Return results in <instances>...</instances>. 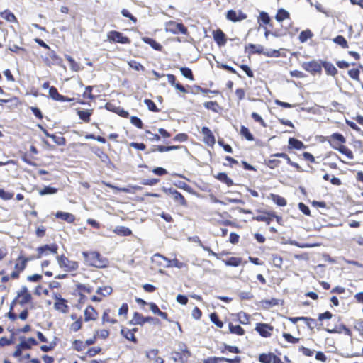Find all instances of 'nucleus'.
<instances>
[{
	"instance_id": "25",
	"label": "nucleus",
	"mask_w": 363,
	"mask_h": 363,
	"mask_svg": "<svg viewBox=\"0 0 363 363\" xmlns=\"http://www.w3.org/2000/svg\"><path fill=\"white\" fill-rule=\"evenodd\" d=\"M216 178L222 182L225 183L228 186H231L233 185V182L231 179H230L228 175L224 172L219 173Z\"/></svg>"
},
{
	"instance_id": "23",
	"label": "nucleus",
	"mask_w": 363,
	"mask_h": 363,
	"mask_svg": "<svg viewBox=\"0 0 363 363\" xmlns=\"http://www.w3.org/2000/svg\"><path fill=\"white\" fill-rule=\"evenodd\" d=\"M323 66L328 74L335 76L337 72L336 67L330 62H324Z\"/></svg>"
},
{
	"instance_id": "47",
	"label": "nucleus",
	"mask_w": 363,
	"mask_h": 363,
	"mask_svg": "<svg viewBox=\"0 0 363 363\" xmlns=\"http://www.w3.org/2000/svg\"><path fill=\"white\" fill-rule=\"evenodd\" d=\"M121 333L124 335V337L126 339H128L130 341H133L134 342H137V340L134 335L133 331H130V330H121Z\"/></svg>"
},
{
	"instance_id": "1",
	"label": "nucleus",
	"mask_w": 363,
	"mask_h": 363,
	"mask_svg": "<svg viewBox=\"0 0 363 363\" xmlns=\"http://www.w3.org/2000/svg\"><path fill=\"white\" fill-rule=\"evenodd\" d=\"M83 256L86 259V262L90 266L102 268L107 264V260L103 259L101 255L97 252H83Z\"/></svg>"
},
{
	"instance_id": "19",
	"label": "nucleus",
	"mask_w": 363,
	"mask_h": 363,
	"mask_svg": "<svg viewBox=\"0 0 363 363\" xmlns=\"http://www.w3.org/2000/svg\"><path fill=\"white\" fill-rule=\"evenodd\" d=\"M96 318H97L96 311L91 306H89L84 311L85 321L96 320Z\"/></svg>"
},
{
	"instance_id": "33",
	"label": "nucleus",
	"mask_w": 363,
	"mask_h": 363,
	"mask_svg": "<svg viewBox=\"0 0 363 363\" xmlns=\"http://www.w3.org/2000/svg\"><path fill=\"white\" fill-rule=\"evenodd\" d=\"M66 59L70 64V68L74 72H79L81 69L80 65L69 55H65Z\"/></svg>"
},
{
	"instance_id": "54",
	"label": "nucleus",
	"mask_w": 363,
	"mask_h": 363,
	"mask_svg": "<svg viewBox=\"0 0 363 363\" xmlns=\"http://www.w3.org/2000/svg\"><path fill=\"white\" fill-rule=\"evenodd\" d=\"M283 337L285 338V340L291 343H297L299 341L298 338L294 337L289 333H284Z\"/></svg>"
},
{
	"instance_id": "31",
	"label": "nucleus",
	"mask_w": 363,
	"mask_h": 363,
	"mask_svg": "<svg viewBox=\"0 0 363 363\" xmlns=\"http://www.w3.org/2000/svg\"><path fill=\"white\" fill-rule=\"evenodd\" d=\"M289 145L291 147L297 149V150H300L304 147V145L301 141H300L296 138H289Z\"/></svg>"
},
{
	"instance_id": "9",
	"label": "nucleus",
	"mask_w": 363,
	"mask_h": 363,
	"mask_svg": "<svg viewBox=\"0 0 363 363\" xmlns=\"http://www.w3.org/2000/svg\"><path fill=\"white\" fill-rule=\"evenodd\" d=\"M108 38L111 41L120 43L123 44L129 43L130 40L118 31H111L108 34Z\"/></svg>"
},
{
	"instance_id": "48",
	"label": "nucleus",
	"mask_w": 363,
	"mask_h": 363,
	"mask_svg": "<svg viewBox=\"0 0 363 363\" xmlns=\"http://www.w3.org/2000/svg\"><path fill=\"white\" fill-rule=\"evenodd\" d=\"M211 320L218 328H221L223 326V323L219 320L218 316L216 313H213L210 315Z\"/></svg>"
},
{
	"instance_id": "40",
	"label": "nucleus",
	"mask_w": 363,
	"mask_h": 363,
	"mask_svg": "<svg viewBox=\"0 0 363 363\" xmlns=\"http://www.w3.org/2000/svg\"><path fill=\"white\" fill-rule=\"evenodd\" d=\"M27 261V259L19 258L15 264L16 270L22 272L26 268Z\"/></svg>"
},
{
	"instance_id": "62",
	"label": "nucleus",
	"mask_w": 363,
	"mask_h": 363,
	"mask_svg": "<svg viewBox=\"0 0 363 363\" xmlns=\"http://www.w3.org/2000/svg\"><path fill=\"white\" fill-rule=\"evenodd\" d=\"M298 208H299V210H300L302 213H303L305 215L310 216V213H311L310 209H309V208H308L307 206H306L304 203H298Z\"/></svg>"
},
{
	"instance_id": "45",
	"label": "nucleus",
	"mask_w": 363,
	"mask_h": 363,
	"mask_svg": "<svg viewBox=\"0 0 363 363\" xmlns=\"http://www.w3.org/2000/svg\"><path fill=\"white\" fill-rule=\"evenodd\" d=\"M115 232L119 235H122L124 236H128L132 234V231L130 229L123 226L116 228Z\"/></svg>"
},
{
	"instance_id": "2",
	"label": "nucleus",
	"mask_w": 363,
	"mask_h": 363,
	"mask_svg": "<svg viewBox=\"0 0 363 363\" xmlns=\"http://www.w3.org/2000/svg\"><path fill=\"white\" fill-rule=\"evenodd\" d=\"M165 30L172 34H178L179 33L184 35L188 34L187 28L182 23L173 21H168L165 23Z\"/></svg>"
},
{
	"instance_id": "58",
	"label": "nucleus",
	"mask_w": 363,
	"mask_h": 363,
	"mask_svg": "<svg viewBox=\"0 0 363 363\" xmlns=\"http://www.w3.org/2000/svg\"><path fill=\"white\" fill-rule=\"evenodd\" d=\"M159 179H143L141 182V184L143 185H148V186H153L159 182Z\"/></svg>"
},
{
	"instance_id": "36",
	"label": "nucleus",
	"mask_w": 363,
	"mask_h": 363,
	"mask_svg": "<svg viewBox=\"0 0 363 363\" xmlns=\"http://www.w3.org/2000/svg\"><path fill=\"white\" fill-rule=\"evenodd\" d=\"M144 42L149 44L152 48H154L156 50H161L162 45L156 42L155 40L149 38H143Z\"/></svg>"
},
{
	"instance_id": "42",
	"label": "nucleus",
	"mask_w": 363,
	"mask_h": 363,
	"mask_svg": "<svg viewBox=\"0 0 363 363\" xmlns=\"http://www.w3.org/2000/svg\"><path fill=\"white\" fill-rule=\"evenodd\" d=\"M57 191V189L51 186H45L43 189L40 190L39 194L41 196L47 194H54Z\"/></svg>"
},
{
	"instance_id": "34",
	"label": "nucleus",
	"mask_w": 363,
	"mask_h": 363,
	"mask_svg": "<svg viewBox=\"0 0 363 363\" xmlns=\"http://www.w3.org/2000/svg\"><path fill=\"white\" fill-rule=\"evenodd\" d=\"M0 16L9 22H16V18L13 13L6 10L0 13Z\"/></svg>"
},
{
	"instance_id": "61",
	"label": "nucleus",
	"mask_w": 363,
	"mask_h": 363,
	"mask_svg": "<svg viewBox=\"0 0 363 363\" xmlns=\"http://www.w3.org/2000/svg\"><path fill=\"white\" fill-rule=\"evenodd\" d=\"M252 118L257 121V122H259L261 123V125L263 126V127H266V123L264 121V120L262 119V118L257 113H252Z\"/></svg>"
},
{
	"instance_id": "4",
	"label": "nucleus",
	"mask_w": 363,
	"mask_h": 363,
	"mask_svg": "<svg viewBox=\"0 0 363 363\" xmlns=\"http://www.w3.org/2000/svg\"><path fill=\"white\" fill-rule=\"evenodd\" d=\"M302 67L311 74L319 73L321 72L322 67L316 61L306 62L302 64Z\"/></svg>"
},
{
	"instance_id": "22",
	"label": "nucleus",
	"mask_w": 363,
	"mask_h": 363,
	"mask_svg": "<svg viewBox=\"0 0 363 363\" xmlns=\"http://www.w3.org/2000/svg\"><path fill=\"white\" fill-rule=\"evenodd\" d=\"M250 48L251 50L250 51V54H263L264 55V48L261 45L258 44H252L250 43L247 46H246L245 49Z\"/></svg>"
},
{
	"instance_id": "32",
	"label": "nucleus",
	"mask_w": 363,
	"mask_h": 363,
	"mask_svg": "<svg viewBox=\"0 0 363 363\" xmlns=\"http://www.w3.org/2000/svg\"><path fill=\"white\" fill-rule=\"evenodd\" d=\"M229 330L231 333L238 335H242L245 333L244 329L238 325H233L232 323H229Z\"/></svg>"
},
{
	"instance_id": "41",
	"label": "nucleus",
	"mask_w": 363,
	"mask_h": 363,
	"mask_svg": "<svg viewBox=\"0 0 363 363\" xmlns=\"http://www.w3.org/2000/svg\"><path fill=\"white\" fill-rule=\"evenodd\" d=\"M240 134L243 135L247 140L252 141L254 140L253 135L250 133L248 128L244 125L241 126Z\"/></svg>"
},
{
	"instance_id": "6",
	"label": "nucleus",
	"mask_w": 363,
	"mask_h": 363,
	"mask_svg": "<svg viewBox=\"0 0 363 363\" xmlns=\"http://www.w3.org/2000/svg\"><path fill=\"white\" fill-rule=\"evenodd\" d=\"M226 18L230 21L237 22L245 19L247 15L241 11L229 10L226 13Z\"/></svg>"
},
{
	"instance_id": "27",
	"label": "nucleus",
	"mask_w": 363,
	"mask_h": 363,
	"mask_svg": "<svg viewBox=\"0 0 363 363\" xmlns=\"http://www.w3.org/2000/svg\"><path fill=\"white\" fill-rule=\"evenodd\" d=\"M333 148L339 150L342 154H344L347 156L348 159L353 158V154L350 150H349L347 147L344 145H340L339 147L333 146Z\"/></svg>"
},
{
	"instance_id": "43",
	"label": "nucleus",
	"mask_w": 363,
	"mask_h": 363,
	"mask_svg": "<svg viewBox=\"0 0 363 363\" xmlns=\"http://www.w3.org/2000/svg\"><path fill=\"white\" fill-rule=\"evenodd\" d=\"M333 41L337 43V45H340L343 48H348V44L345 38L342 35H337L336 38L333 39Z\"/></svg>"
},
{
	"instance_id": "21",
	"label": "nucleus",
	"mask_w": 363,
	"mask_h": 363,
	"mask_svg": "<svg viewBox=\"0 0 363 363\" xmlns=\"http://www.w3.org/2000/svg\"><path fill=\"white\" fill-rule=\"evenodd\" d=\"M157 350H151L150 351L147 352L146 356L148 359L153 360V363H164L162 358L157 357Z\"/></svg>"
},
{
	"instance_id": "7",
	"label": "nucleus",
	"mask_w": 363,
	"mask_h": 363,
	"mask_svg": "<svg viewBox=\"0 0 363 363\" xmlns=\"http://www.w3.org/2000/svg\"><path fill=\"white\" fill-rule=\"evenodd\" d=\"M55 298L57 301L54 304L55 309L63 313H67L69 306L66 303L67 301L58 294H55Z\"/></svg>"
},
{
	"instance_id": "53",
	"label": "nucleus",
	"mask_w": 363,
	"mask_h": 363,
	"mask_svg": "<svg viewBox=\"0 0 363 363\" xmlns=\"http://www.w3.org/2000/svg\"><path fill=\"white\" fill-rule=\"evenodd\" d=\"M130 122L132 124L135 125L138 128H143V122L142 121L138 118L137 116H132L130 118Z\"/></svg>"
},
{
	"instance_id": "11",
	"label": "nucleus",
	"mask_w": 363,
	"mask_h": 363,
	"mask_svg": "<svg viewBox=\"0 0 363 363\" xmlns=\"http://www.w3.org/2000/svg\"><path fill=\"white\" fill-rule=\"evenodd\" d=\"M155 319L152 317H143L138 313H135L130 323L133 325H143L145 323H154Z\"/></svg>"
},
{
	"instance_id": "26",
	"label": "nucleus",
	"mask_w": 363,
	"mask_h": 363,
	"mask_svg": "<svg viewBox=\"0 0 363 363\" xmlns=\"http://www.w3.org/2000/svg\"><path fill=\"white\" fill-rule=\"evenodd\" d=\"M92 113V111L91 110H86V111H82L79 110L77 112V114L80 119L83 120L84 122H89L90 121V116Z\"/></svg>"
},
{
	"instance_id": "37",
	"label": "nucleus",
	"mask_w": 363,
	"mask_h": 363,
	"mask_svg": "<svg viewBox=\"0 0 363 363\" xmlns=\"http://www.w3.org/2000/svg\"><path fill=\"white\" fill-rule=\"evenodd\" d=\"M272 356L273 353L272 352H269L268 354L262 353L259 354V360L262 363H271L272 361Z\"/></svg>"
},
{
	"instance_id": "13",
	"label": "nucleus",
	"mask_w": 363,
	"mask_h": 363,
	"mask_svg": "<svg viewBox=\"0 0 363 363\" xmlns=\"http://www.w3.org/2000/svg\"><path fill=\"white\" fill-rule=\"evenodd\" d=\"M201 133L204 136L203 141L208 145H213L216 143V139L213 135L211 130L207 127H203L201 129Z\"/></svg>"
},
{
	"instance_id": "50",
	"label": "nucleus",
	"mask_w": 363,
	"mask_h": 363,
	"mask_svg": "<svg viewBox=\"0 0 363 363\" xmlns=\"http://www.w3.org/2000/svg\"><path fill=\"white\" fill-rule=\"evenodd\" d=\"M144 103L146 104V106H147L149 110L154 111V112L159 111V109L157 108L155 104L152 100L145 99Z\"/></svg>"
},
{
	"instance_id": "39",
	"label": "nucleus",
	"mask_w": 363,
	"mask_h": 363,
	"mask_svg": "<svg viewBox=\"0 0 363 363\" xmlns=\"http://www.w3.org/2000/svg\"><path fill=\"white\" fill-rule=\"evenodd\" d=\"M112 292V288L108 286H104L102 287H99L96 290V293L102 295L103 296H108L111 294Z\"/></svg>"
},
{
	"instance_id": "52",
	"label": "nucleus",
	"mask_w": 363,
	"mask_h": 363,
	"mask_svg": "<svg viewBox=\"0 0 363 363\" xmlns=\"http://www.w3.org/2000/svg\"><path fill=\"white\" fill-rule=\"evenodd\" d=\"M13 193H10V192L4 191L2 189H0V198L1 199L7 201V200L11 199L13 198Z\"/></svg>"
},
{
	"instance_id": "38",
	"label": "nucleus",
	"mask_w": 363,
	"mask_h": 363,
	"mask_svg": "<svg viewBox=\"0 0 363 363\" xmlns=\"http://www.w3.org/2000/svg\"><path fill=\"white\" fill-rule=\"evenodd\" d=\"M325 330L329 333H341L342 331H344L347 335H350V330L345 325H341L340 328H333V329H329L327 328Z\"/></svg>"
},
{
	"instance_id": "35",
	"label": "nucleus",
	"mask_w": 363,
	"mask_h": 363,
	"mask_svg": "<svg viewBox=\"0 0 363 363\" xmlns=\"http://www.w3.org/2000/svg\"><path fill=\"white\" fill-rule=\"evenodd\" d=\"M273 201L279 206H285L286 205V201L284 198L275 194L271 195Z\"/></svg>"
},
{
	"instance_id": "29",
	"label": "nucleus",
	"mask_w": 363,
	"mask_h": 363,
	"mask_svg": "<svg viewBox=\"0 0 363 363\" xmlns=\"http://www.w3.org/2000/svg\"><path fill=\"white\" fill-rule=\"evenodd\" d=\"M313 36V33L310 30L307 29L301 32L298 39L300 42L305 43L308 40V39L311 38Z\"/></svg>"
},
{
	"instance_id": "10",
	"label": "nucleus",
	"mask_w": 363,
	"mask_h": 363,
	"mask_svg": "<svg viewBox=\"0 0 363 363\" xmlns=\"http://www.w3.org/2000/svg\"><path fill=\"white\" fill-rule=\"evenodd\" d=\"M255 330L261 336L268 337L271 336L273 327L266 323H257L256 325Z\"/></svg>"
},
{
	"instance_id": "57",
	"label": "nucleus",
	"mask_w": 363,
	"mask_h": 363,
	"mask_svg": "<svg viewBox=\"0 0 363 363\" xmlns=\"http://www.w3.org/2000/svg\"><path fill=\"white\" fill-rule=\"evenodd\" d=\"M348 74L351 78H352L355 80L359 79V70L357 69H352L349 70Z\"/></svg>"
},
{
	"instance_id": "16",
	"label": "nucleus",
	"mask_w": 363,
	"mask_h": 363,
	"mask_svg": "<svg viewBox=\"0 0 363 363\" xmlns=\"http://www.w3.org/2000/svg\"><path fill=\"white\" fill-rule=\"evenodd\" d=\"M213 38L219 46L224 45L226 43L225 35L220 29L213 32Z\"/></svg>"
},
{
	"instance_id": "3",
	"label": "nucleus",
	"mask_w": 363,
	"mask_h": 363,
	"mask_svg": "<svg viewBox=\"0 0 363 363\" xmlns=\"http://www.w3.org/2000/svg\"><path fill=\"white\" fill-rule=\"evenodd\" d=\"M16 298H19L18 303L23 306L31 301L32 296L28 291V288L23 286L21 287V290L17 292Z\"/></svg>"
},
{
	"instance_id": "64",
	"label": "nucleus",
	"mask_w": 363,
	"mask_h": 363,
	"mask_svg": "<svg viewBox=\"0 0 363 363\" xmlns=\"http://www.w3.org/2000/svg\"><path fill=\"white\" fill-rule=\"evenodd\" d=\"M221 357H211L203 360V363H220Z\"/></svg>"
},
{
	"instance_id": "44",
	"label": "nucleus",
	"mask_w": 363,
	"mask_h": 363,
	"mask_svg": "<svg viewBox=\"0 0 363 363\" xmlns=\"http://www.w3.org/2000/svg\"><path fill=\"white\" fill-rule=\"evenodd\" d=\"M225 263L228 266L238 267L241 263V259L239 257H230Z\"/></svg>"
},
{
	"instance_id": "8",
	"label": "nucleus",
	"mask_w": 363,
	"mask_h": 363,
	"mask_svg": "<svg viewBox=\"0 0 363 363\" xmlns=\"http://www.w3.org/2000/svg\"><path fill=\"white\" fill-rule=\"evenodd\" d=\"M155 257L164 259L166 262L165 267L168 268L174 267L178 269H182L186 267L184 263L179 262L177 259H169L160 254H155Z\"/></svg>"
},
{
	"instance_id": "15",
	"label": "nucleus",
	"mask_w": 363,
	"mask_h": 363,
	"mask_svg": "<svg viewBox=\"0 0 363 363\" xmlns=\"http://www.w3.org/2000/svg\"><path fill=\"white\" fill-rule=\"evenodd\" d=\"M57 262L60 267H65L68 269H74L77 267L75 262H70L65 256L57 257Z\"/></svg>"
},
{
	"instance_id": "56",
	"label": "nucleus",
	"mask_w": 363,
	"mask_h": 363,
	"mask_svg": "<svg viewBox=\"0 0 363 363\" xmlns=\"http://www.w3.org/2000/svg\"><path fill=\"white\" fill-rule=\"evenodd\" d=\"M239 297L242 300H249L252 298L253 295L250 291H241L239 293Z\"/></svg>"
},
{
	"instance_id": "14",
	"label": "nucleus",
	"mask_w": 363,
	"mask_h": 363,
	"mask_svg": "<svg viewBox=\"0 0 363 363\" xmlns=\"http://www.w3.org/2000/svg\"><path fill=\"white\" fill-rule=\"evenodd\" d=\"M49 95L52 99L55 101H72L73 100L72 99L60 94L57 89L54 86L49 88Z\"/></svg>"
},
{
	"instance_id": "5",
	"label": "nucleus",
	"mask_w": 363,
	"mask_h": 363,
	"mask_svg": "<svg viewBox=\"0 0 363 363\" xmlns=\"http://www.w3.org/2000/svg\"><path fill=\"white\" fill-rule=\"evenodd\" d=\"M164 191L171 195L174 201L179 203L182 206H186V201L182 194L174 189H164Z\"/></svg>"
},
{
	"instance_id": "17",
	"label": "nucleus",
	"mask_w": 363,
	"mask_h": 363,
	"mask_svg": "<svg viewBox=\"0 0 363 363\" xmlns=\"http://www.w3.org/2000/svg\"><path fill=\"white\" fill-rule=\"evenodd\" d=\"M44 134L53 140V141L58 145H64L65 144V139L62 136H57L53 134H50L45 129H44L41 125H39Z\"/></svg>"
},
{
	"instance_id": "20",
	"label": "nucleus",
	"mask_w": 363,
	"mask_h": 363,
	"mask_svg": "<svg viewBox=\"0 0 363 363\" xmlns=\"http://www.w3.org/2000/svg\"><path fill=\"white\" fill-rule=\"evenodd\" d=\"M38 342L33 337H29L27 340H25L24 337H21V347L24 350H29L31 348L33 345H36Z\"/></svg>"
},
{
	"instance_id": "55",
	"label": "nucleus",
	"mask_w": 363,
	"mask_h": 363,
	"mask_svg": "<svg viewBox=\"0 0 363 363\" xmlns=\"http://www.w3.org/2000/svg\"><path fill=\"white\" fill-rule=\"evenodd\" d=\"M204 106L208 109H211L214 112H217L216 108L218 106V105L216 101H208L204 104Z\"/></svg>"
},
{
	"instance_id": "49",
	"label": "nucleus",
	"mask_w": 363,
	"mask_h": 363,
	"mask_svg": "<svg viewBox=\"0 0 363 363\" xmlns=\"http://www.w3.org/2000/svg\"><path fill=\"white\" fill-rule=\"evenodd\" d=\"M282 262H283V260L280 256L277 255H272V264L274 267H276L277 268H281V265H282Z\"/></svg>"
},
{
	"instance_id": "12",
	"label": "nucleus",
	"mask_w": 363,
	"mask_h": 363,
	"mask_svg": "<svg viewBox=\"0 0 363 363\" xmlns=\"http://www.w3.org/2000/svg\"><path fill=\"white\" fill-rule=\"evenodd\" d=\"M57 246L55 244L52 245H45L42 247H39L37 249L38 252V258H40L43 255H48V252H51L52 254H56L57 250Z\"/></svg>"
},
{
	"instance_id": "60",
	"label": "nucleus",
	"mask_w": 363,
	"mask_h": 363,
	"mask_svg": "<svg viewBox=\"0 0 363 363\" xmlns=\"http://www.w3.org/2000/svg\"><path fill=\"white\" fill-rule=\"evenodd\" d=\"M354 328L360 335H363V320H357L354 325Z\"/></svg>"
},
{
	"instance_id": "46",
	"label": "nucleus",
	"mask_w": 363,
	"mask_h": 363,
	"mask_svg": "<svg viewBox=\"0 0 363 363\" xmlns=\"http://www.w3.org/2000/svg\"><path fill=\"white\" fill-rule=\"evenodd\" d=\"M180 72L184 77H186L190 80H194V76H193L192 72L189 68L181 67Z\"/></svg>"
},
{
	"instance_id": "18",
	"label": "nucleus",
	"mask_w": 363,
	"mask_h": 363,
	"mask_svg": "<svg viewBox=\"0 0 363 363\" xmlns=\"http://www.w3.org/2000/svg\"><path fill=\"white\" fill-rule=\"evenodd\" d=\"M55 217L62 220H65L69 223H73L75 220L74 215L67 212L58 211L56 213Z\"/></svg>"
},
{
	"instance_id": "28",
	"label": "nucleus",
	"mask_w": 363,
	"mask_h": 363,
	"mask_svg": "<svg viewBox=\"0 0 363 363\" xmlns=\"http://www.w3.org/2000/svg\"><path fill=\"white\" fill-rule=\"evenodd\" d=\"M289 17V13L284 10V9H280L278 10V12L275 16V18L277 21L281 22L286 18Z\"/></svg>"
},
{
	"instance_id": "63",
	"label": "nucleus",
	"mask_w": 363,
	"mask_h": 363,
	"mask_svg": "<svg viewBox=\"0 0 363 363\" xmlns=\"http://www.w3.org/2000/svg\"><path fill=\"white\" fill-rule=\"evenodd\" d=\"M264 55L267 57H279L280 55V52L277 50H269L264 52Z\"/></svg>"
},
{
	"instance_id": "59",
	"label": "nucleus",
	"mask_w": 363,
	"mask_h": 363,
	"mask_svg": "<svg viewBox=\"0 0 363 363\" xmlns=\"http://www.w3.org/2000/svg\"><path fill=\"white\" fill-rule=\"evenodd\" d=\"M259 19L264 24H268L270 21V18L266 12L262 11L259 14Z\"/></svg>"
},
{
	"instance_id": "30",
	"label": "nucleus",
	"mask_w": 363,
	"mask_h": 363,
	"mask_svg": "<svg viewBox=\"0 0 363 363\" xmlns=\"http://www.w3.org/2000/svg\"><path fill=\"white\" fill-rule=\"evenodd\" d=\"M253 219L257 221L265 222L267 225H269L272 220V217L270 213H264L262 215L254 217Z\"/></svg>"
},
{
	"instance_id": "51",
	"label": "nucleus",
	"mask_w": 363,
	"mask_h": 363,
	"mask_svg": "<svg viewBox=\"0 0 363 363\" xmlns=\"http://www.w3.org/2000/svg\"><path fill=\"white\" fill-rule=\"evenodd\" d=\"M290 320L293 323H296L298 322V320H304L306 323L307 325H309V323H308L309 321L314 322V319H313L311 318H308V317L291 318Z\"/></svg>"
},
{
	"instance_id": "24",
	"label": "nucleus",
	"mask_w": 363,
	"mask_h": 363,
	"mask_svg": "<svg viewBox=\"0 0 363 363\" xmlns=\"http://www.w3.org/2000/svg\"><path fill=\"white\" fill-rule=\"evenodd\" d=\"M48 56L52 60V64H56V65H62V59L59 56L57 55V54L55 53V52L54 50H51L50 49L48 50Z\"/></svg>"
}]
</instances>
